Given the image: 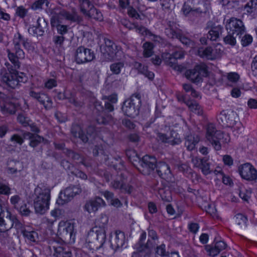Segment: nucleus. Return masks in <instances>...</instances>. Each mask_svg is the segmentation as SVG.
Wrapping results in <instances>:
<instances>
[{
  "label": "nucleus",
  "mask_w": 257,
  "mask_h": 257,
  "mask_svg": "<svg viewBox=\"0 0 257 257\" xmlns=\"http://www.w3.org/2000/svg\"><path fill=\"white\" fill-rule=\"evenodd\" d=\"M24 38L20 33H17L15 35L13 44L15 50V54L12 53L10 50H7L8 58L10 61L13 64L15 69L12 68L10 64L6 63L9 70V73H6L3 75V80H17L20 79H23L24 74L20 73V74L16 70L20 67V62L18 60L19 59H24L25 57V53L23 50L20 48L21 44L24 45V42L25 41Z\"/></svg>",
  "instance_id": "f257e3e1"
},
{
  "label": "nucleus",
  "mask_w": 257,
  "mask_h": 257,
  "mask_svg": "<svg viewBox=\"0 0 257 257\" xmlns=\"http://www.w3.org/2000/svg\"><path fill=\"white\" fill-rule=\"evenodd\" d=\"M51 189L46 185L39 184L35 188L32 199L37 213L43 214L49 208Z\"/></svg>",
  "instance_id": "f03ea898"
},
{
  "label": "nucleus",
  "mask_w": 257,
  "mask_h": 257,
  "mask_svg": "<svg viewBox=\"0 0 257 257\" xmlns=\"http://www.w3.org/2000/svg\"><path fill=\"white\" fill-rule=\"evenodd\" d=\"M206 138L216 151L221 150L222 144H227L230 141L228 134L217 131L212 123H209L207 126Z\"/></svg>",
  "instance_id": "7ed1b4c3"
},
{
  "label": "nucleus",
  "mask_w": 257,
  "mask_h": 257,
  "mask_svg": "<svg viewBox=\"0 0 257 257\" xmlns=\"http://www.w3.org/2000/svg\"><path fill=\"white\" fill-rule=\"evenodd\" d=\"M141 105V95L135 93L123 102L122 110L125 115L129 117H135L139 114Z\"/></svg>",
  "instance_id": "20e7f679"
},
{
  "label": "nucleus",
  "mask_w": 257,
  "mask_h": 257,
  "mask_svg": "<svg viewBox=\"0 0 257 257\" xmlns=\"http://www.w3.org/2000/svg\"><path fill=\"white\" fill-rule=\"evenodd\" d=\"M105 238L106 235L103 231L99 232L96 228H92L88 233L86 238V244L90 249H98L105 242Z\"/></svg>",
  "instance_id": "39448f33"
},
{
  "label": "nucleus",
  "mask_w": 257,
  "mask_h": 257,
  "mask_svg": "<svg viewBox=\"0 0 257 257\" xmlns=\"http://www.w3.org/2000/svg\"><path fill=\"white\" fill-rule=\"evenodd\" d=\"M217 120L224 127H233L239 120L237 114L234 111L222 110L217 115Z\"/></svg>",
  "instance_id": "423d86ee"
},
{
  "label": "nucleus",
  "mask_w": 257,
  "mask_h": 257,
  "mask_svg": "<svg viewBox=\"0 0 257 257\" xmlns=\"http://www.w3.org/2000/svg\"><path fill=\"white\" fill-rule=\"evenodd\" d=\"M156 159L153 156L146 155L141 159L136 168L142 174L150 175L155 169Z\"/></svg>",
  "instance_id": "0eeeda50"
},
{
  "label": "nucleus",
  "mask_w": 257,
  "mask_h": 257,
  "mask_svg": "<svg viewBox=\"0 0 257 257\" xmlns=\"http://www.w3.org/2000/svg\"><path fill=\"white\" fill-rule=\"evenodd\" d=\"M207 75V66L203 63L195 65L194 69L187 70L185 73V78L190 80H199Z\"/></svg>",
  "instance_id": "6e6552de"
},
{
  "label": "nucleus",
  "mask_w": 257,
  "mask_h": 257,
  "mask_svg": "<svg viewBox=\"0 0 257 257\" xmlns=\"http://www.w3.org/2000/svg\"><path fill=\"white\" fill-rule=\"evenodd\" d=\"M13 226L19 229L22 224L15 217H7L5 219L0 218V236L7 238L9 236L8 230Z\"/></svg>",
  "instance_id": "1a4fd4ad"
},
{
  "label": "nucleus",
  "mask_w": 257,
  "mask_h": 257,
  "mask_svg": "<svg viewBox=\"0 0 257 257\" xmlns=\"http://www.w3.org/2000/svg\"><path fill=\"white\" fill-rule=\"evenodd\" d=\"M74 225L69 222L61 221L58 225V233L66 241L74 239Z\"/></svg>",
  "instance_id": "9d476101"
},
{
  "label": "nucleus",
  "mask_w": 257,
  "mask_h": 257,
  "mask_svg": "<svg viewBox=\"0 0 257 257\" xmlns=\"http://www.w3.org/2000/svg\"><path fill=\"white\" fill-rule=\"evenodd\" d=\"M226 29L230 34H234L239 36L245 32V28L242 22L234 18H231L227 22Z\"/></svg>",
  "instance_id": "9b49d317"
},
{
  "label": "nucleus",
  "mask_w": 257,
  "mask_h": 257,
  "mask_svg": "<svg viewBox=\"0 0 257 257\" xmlns=\"http://www.w3.org/2000/svg\"><path fill=\"white\" fill-rule=\"evenodd\" d=\"M238 172L242 178L253 181L257 179V171L250 163H245L238 167Z\"/></svg>",
  "instance_id": "f8f14e48"
},
{
  "label": "nucleus",
  "mask_w": 257,
  "mask_h": 257,
  "mask_svg": "<svg viewBox=\"0 0 257 257\" xmlns=\"http://www.w3.org/2000/svg\"><path fill=\"white\" fill-rule=\"evenodd\" d=\"M0 107L3 114H12L16 111V105L13 101L4 93L0 92Z\"/></svg>",
  "instance_id": "ddd939ff"
},
{
  "label": "nucleus",
  "mask_w": 257,
  "mask_h": 257,
  "mask_svg": "<svg viewBox=\"0 0 257 257\" xmlns=\"http://www.w3.org/2000/svg\"><path fill=\"white\" fill-rule=\"evenodd\" d=\"M77 19L78 17L76 14H71L66 11H61L59 13L55 14L52 17L51 23L52 26L54 27L55 26H57V24H61L64 20L75 22Z\"/></svg>",
  "instance_id": "4468645a"
},
{
  "label": "nucleus",
  "mask_w": 257,
  "mask_h": 257,
  "mask_svg": "<svg viewBox=\"0 0 257 257\" xmlns=\"http://www.w3.org/2000/svg\"><path fill=\"white\" fill-rule=\"evenodd\" d=\"M102 42L100 48L101 52L107 55L109 59H113L118 52L117 46L109 39L102 37Z\"/></svg>",
  "instance_id": "2eb2a0df"
},
{
  "label": "nucleus",
  "mask_w": 257,
  "mask_h": 257,
  "mask_svg": "<svg viewBox=\"0 0 257 257\" xmlns=\"http://www.w3.org/2000/svg\"><path fill=\"white\" fill-rule=\"evenodd\" d=\"M165 32L169 37L178 39L183 44L187 47L194 46V42L180 31H175L173 28H170L166 29Z\"/></svg>",
  "instance_id": "dca6fc26"
},
{
  "label": "nucleus",
  "mask_w": 257,
  "mask_h": 257,
  "mask_svg": "<svg viewBox=\"0 0 257 257\" xmlns=\"http://www.w3.org/2000/svg\"><path fill=\"white\" fill-rule=\"evenodd\" d=\"M94 57V54L90 49L80 47L76 50L75 60L78 64L91 61L93 59Z\"/></svg>",
  "instance_id": "f3484780"
},
{
  "label": "nucleus",
  "mask_w": 257,
  "mask_h": 257,
  "mask_svg": "<svg viewBox=\"0 0 257 257\" xmlns=\"http://www.w3.org/2000/svg\"><path fill=\"white\" fill-rule=\"evenodd\" d=\"M126 242L125 237L123 232L116 230L110 239L111 247L115 251L121 248Z\"/></svg>",
  "instance_id": "a211bd4d"
},
{
  "label": "nucleus",
  "mask_w": 257,
  "mask_h": 257,
  "mask_svg": "<svg viewBox=\"0 0 257 257\" xmlns=\"http://www.w3.org/2000/svg\"><path fill=\"white\" fill-rule=\"evenodd\" d=\"M158 141L172 146L178 145L181 142L180 136L175 131H171L169 136L166 134L158 133L157 135Z\"/></svg>",
  "instance_id": "6ab92c4d"
},
{
  "label": "nucleus",
  "mask_w": 257,
  "mask_h": 257,
  "mask_svg": "<svg viewBox=\"0 0 257 257\" xmlns=\"http://www.w3.org/2000/svg\"><path fill=\"white\" fill-rule=\"evenodd\" d=\"M104 206V201L100 197H97L87 201L84 205V209L89 213H95L99 208Z\"/></svg>",
  "instance_id": "aec40b11"
},
{
  "label": "nucleus",
  "mask_w": 257,
  "mask_h": 257,
  "mask_svg": "<svg viewBox=\"0 0 257 257\" xmlns=\"http://www.w3.org/2000/svg\"><path fill=\"white\" fill-rule=\"evenodd\" d=\"M81 192V189L79 186H70L66 188L63 192L60 193L59 197L64 201V203H66Z\"/></svg>",
  "instance_id": "412c9836"
},
{
  "label": "nucleus",
  "mask_w": 257,
  "mask_h": 257,
  "mask_svg": "<svg viewBox=\"0 0 257 257\" xmlns=\"http://www.w3.org/2000/svg\"><path fill=\"white\" fill-rule=\"evenodd\" d=\"M30 95L34 99H37L41 104L43 105L46 109H50L52 108V100L47 94L31 91L30 92Z\"/></svg>",
  "instance_id": "4be33fe9"
},
{
  "label": "nucleus",
  "mask_w": 257,
  "mask_h": 257,
  "mask_svg": "<svg viewBox=\"0 0 257 257\" xmlns=\"http://www.w3.org/2000/svg\"><path fill=\"white\" fill-rule=\"evenodd\" d=\"M155 168L158 175L166 180H170L172 178V174L169 166L165 162H160L156 164Z\"/></svg>",
  "instance_id": "5701e85b"
},
{
  "label": "nucleus",
  "mask_w": 257,
  "mask_h": 257,
  "mask_svg": "<svg viewBox=\"0 0 257 257\" xmlns=\"http://www.w3.org/2000/svg\"><path fill=\"white\" fill-rule=\"evenodd\" d=\"M94 128L92 126L88 127L87 132L93 131ZM71 134L75 138H79L83 143H86L89 140V136L91 135L87 132V135H85L82 130L81 126L77 124L72 125L71 128Z\"/></svg>",
  "instance_id": "b1692460"
},
{
  "label": "nucleus",
  "mask_w": 257,
  "mask_h": 257,
  "mask_svg": "<svg viewBox=\"0 0 257 257\" xmlns=\"http://www.w3.org/2000/svg\"><path fill=\"white\" fill-rule=\"evenodd\" d=\"M162 58L166 65L170 66L175 70L182 71L184 69L182 65H177V60L172 54L166 52L163 53L162 54Z\"/></svg>",
  "instance_id": "393cba45"
},
{
  "label": "nucleus",
  "mask_w": 257,
  "mask_h": 257,
  "mask_svg": "<svg viewBox=\"0 0 257 257\" xmlns=\"http://www.w3.org/2000/svg\"><path fill=\"white\" fill-rule=\"evenodd\" d=\"M46 26L47 24L45 21L39 18L37 20V23L36 26L30 27L29 29V31L30 33H33V34L41 36L43 35Z\"/></svg>",
  "instance_id": "a878e982"
},
{
  "label": "nucleus",
  "mask_w": 257,
  "mask_h": 257,
  "mask_svg": "<svg viewBox=\"0 0 257 257\" xmlns=\"http://www.w3.org/2000/svg\"><path fill=\"white\" fill-rule=\"evenodd\" d=\"M200 141L199 137L196 134H189L185 137V146L189 151H192Z\"/></svg>",
  "instance_id": "bb28decb"
},
{
  "label": "nucleus",
  "mask_w": 257,
  "mask_h": 257,
  "mask_svg": "<svg viewBox=\"0 0 257 257\" xmlns=\"http://www.w3.org/2000/svg\"><path fill=\"white\" fill-rule=\"evenodd\" d=\"M182 11L185 16L188 17L197 16L202 12L200 8L192 7L189 3H184Z\"/></svg>",
  "instance_id": "cd10ccee"
},
{
  "label": "nucleus",
  "mask_w": 257,
  "mask_h": 257,
  "mask_svg": "<svg viewBox=\"0 0 257 257\" xmlns=\"http://www.w3.org/2000/svg\"><path fill=\"white\" fill-rule=\"evenodd\" d=\"M23 137L25 139L29 140V145L35 148L39 145V144L44 141V138L38 135L34 134L30 132H26L23 134Z\"/></svg>",
  "instance_id": "c85d7f7f"
},
{
  "label": "nucleus",
  "mask_w": 257,
  "mask_h": 257,
  "mask_svg": "<svg viewBox=\"0 0 257 257\" xmlns=\"http://www.w3.org/2000/svg\"><path fill=\"white\" fill-rule=\"evenodd\" d=\"M108 221V218L106 215H100L95 221V225L93 228H96L97 230H102L105 234V228Z\"/></svg>",
  "instance_id": "c756f323"
},
{
  "label": "nucleus",
  "mask_w": 257,
  "mask_h": 257,
  "mask_svg": "<svg viewBox=\"0 0 257 257\" xmlns=\"http://www.w3.org/2000/svg\"><path fill=\"white\" fill-rule=\"evenodd\" d=\"M111 186L115 189H119L122 192L130 194L133 191L132 186L124 184L122 181L114 180L111 183Z\"/></svg>",
  "instance_id": "7c9ffc66"
},
{
  "label": "nucleus",
  "mask_w": 257,
  "mask_h": 257,
  "mask_svg": "<svg viewBox=\"0 0 257 257\" xmlns=\"http://www.w3.org/2000/svg\"><path fill=\"white\" fill-rule=\"evenodd\" d=\"M57 98L59 99H68L69 102L72 103L76 107H80L83 105V103L81 101H78L76 100L73 95L71 93L66 91L64 93L59 92L57 94Z\"/></svg>",
  "instance_id": "2f4dec72"
},
{
  "label": "nucleus",
  "mask_w": 257,
  "mask_h": 257,
  "mask_svg": "<svg viewBox=\"0 0 257 257\" xmlns=\"http://www.w3.org/2000/svg\"><path fill=\"white\" fill-rule=\"evenodd\" d=\"M54 255L56 257H71L72 255L71 251L68 248H66L62 246H54Z\"/></svg>",
  "instance_id": "473e14b6"
},
{
  "label": "nucleus",
  "mask_w": 257,
  "mask_h": 257,
  "mask_svg": "<svg viewBox=\"0 0 257 257\" xmlns=\"http://www.w3.org/2000/svg\"><path fill=\"white\" fill-rule=\"evenodd\" d=\"M185 103L188 106L191 112L198 115L203 114V109L201 106L195 101L188 100L185 101Z\"/></svg>",
  "instance_id": "72a5a7b5"
},
{
  "label": "nucleus",
  "mask_w": 257,
  "mask_h": 257,
  "mask_svg": "<svg viewBox=\"0 0 257 257\" xmlns=\"http://www.w3.org/2000/svg\"><path fill=\"white\" fill-rule=\"evenodd\" d=\"M222 31V27L220 25L213 27L208 32L207 38L211 41H216L221 34Z\"/></svg>",
  "instance_id": "f704fd0d"
},
{
  "label": "nucleus",
  "mask_w": 257,
  "mask_h": 257,
  "mask_svg": "<svg viewBox=\"0 0 257 257\" xmlns=\"http://www.w3.org/2000/svg\"><path fill=\"white\" fill-rule=\"evenodd\" d=\"M126 155L128 160L136 167L137 163H139L141 159L138 156L136 151L134 150L129 149L126 151Z\"/></svg>",
  "instance_id": "c9c22d12"
},
{
  "label": "nucleus",
  "mask_w": 257,
  "mask_h": 257,
  "mask_svg": "<svg viewBox=\"0 0 257 257\" xmlns=\"http://www.w3.org/2000/svg\"><path fill=\"white\" fill-rule=\"evenodd\" d=\"M85 15L97 21H100L103 19V16L101 12L94 8L93 6H92V8H90V10Z\"/></svg>",
  "instance_id": "e433bc0d"
},
{
  "label": "nucleus",
  "mask_w": 257,
  "mask_h": 257,
  "mask_svg": "<svg viewBox=\"0 0 257 257\" xmlns=\"http://www.w3.org/2000/svg\"><path fill=\"white\" fill-rule=\"evenodd\" d=\"M197 54L201 58L212 60L211 47L200 48L197 50Z\"/></svg>",
  "instance_id": "4c0bfd02"
},
{
  "label": "nucleus",
  "mask_w": 257,
  "mask_h": 257,
  "mask_svg": "<svg viewBox=\"0 0 257 257\" xmlns=\"http://www.w3.org/2000/svg\"><path fill=\"white\" fill-rule=\"evenodd\" d=\"M21 164L19 162L11 160L8 163V173L11 174H15L18 171H20Z\"/></svg>",
  "instance_id": "58836bf2"
},
{
  "label": "nucleus",
  "mask_w": 257,
  "mask_h": 257,
  "mask_svg": "<svg viewBox=\"0 0 257 257\" xmlns=\"http://www.w3.org/2000/svg\"><path fill=\"white\" fill-rule=\"evenodd\" d=\"M23 236L28 240L31 242H35L38 238V235L35 231H29L24 230L22 231Z\"/></svg>",
  "instance_id": "ea45409f"
},
{
  "label": "nucleus",
  "mask_w": 257,
  "mask_h": 257,
  "mask_svg": "<svg viewBox=\"0 0 257 257\" xmlns=\"http://www.w3.org/2000/svg\"><path fill=\"white\" fill-rule=\"evenodd\" d=\"M227 35L224 38V41L226 44H229L232 46L235 45L236 44V39L240 38V36L234 35V34H230L229 32H227Z\"/></svg>",
  "instance_id": "a19ab883"
},
{
  "label": "nucleus",
  "mask_w": 257,
  "mask_h": 257,
  "mask_svg": "<svg viewBox=\"0 0 257 257\" xmlns=\"http://www.w3.org/2000/svg\"><path fill=\"white\" fill-rule=\"evenodd\" d=\"M169 252L166 250V246L164 244L158 246L155 250L156 257H167Z\"/></svg>",
  "instance_id": "79ce46f5"
},
{
  "label": "nucleus",
  "mask_w": 257,
  "mask_h": 257,
  "mask_svg": "<svg viewBox=\"0 0 257 257\" xmlns=\"http://www.w3.org/2000/svg\"><path fill=\"white\" fill-rule=\"evenodd\" d=\"M158 193L162 199L166 202H169L171 200L170 192L169 190H166L165 188H159Z\"/></svg>",
  "instance_id": "37998d69"
},
{
  "label": "nucleus",
  "mask_w": 257,
  "mask_h": 257,
  "mask_svg": "<svg viewBox=\"0 0 257 257\" xmlns=\"http://www.w3.org/2000/svg\"><path fill=\"white\" fill-rule=\"evenodd\" d=\"M144 56L145 57H151L153 53V45L151 43L146 42L143 44Z\"/></svg>",
  "instance_id": "c03bdc74"
},
{
  "label": "nucleus",
  "mask_w": 257,
  "mask_h": 257,
  "mask_svg": "<svg viewBox=\"0 0 257 257\" xmlns=\"http://www.w3.org/2000/svg\"><path fill=\"white\" fill-rule=\"evenodd\" d=\"M257 9V0H250L245 6L244 10L248 13H252Z\"/></svg>",
  "instance_id": "a18cd8bd"
},
{
  "label": "nucleus",
  "mask_w": 257,
  "mask_h": 257,
  "mask_svg": "<svg viewBox=\"0 0 257 257\" xmlns=\"http://www.w3.org/2000/svg\"><path fill=\"white\" fill-rule=\"evenodd\" d=\"M222 53V47L220 45H217L213 48L211 47L212 60L219 58Z\"/></svg>",
  "instance_id": "49530a36"
},
{
  "label": "nucleus",
  "mask_w": 257,
  "mask_h": 257,
  "mask_svg": "<svg viewBox=\"0 0 257 257\" xmlns=\"http://www.w3.org/2000/svg\"><path fill=\"white\" fill-rule=\"evenodd\" d=\"M200 168L204 175H206L210 173V165L208 162V159L206 158L202 159V163Z\"/></svg>",
  "instance_id": "de8ad7c7"
},
{
  "label": "nucleus",
  "mask_w": 257,
  "mask_h": 257,
  "mask_svg": "<svg viewBox=\"0 0 257 257\" xmlns=\"http://www.w3.org/2000/svg\"><path fill=\"white\" fill-rule=\"evenodd\" d=\"M17 119L19 122L25 127L30 125V122H31L30 118L23 113L19 114L18 116Z\"/></svg>",
  "instance_id": "09e8293b"
},
{
  "label": "nucleus",
  "mask_w": 257,
  "mask_h": 257,
  "mask_svg": "<svg viewBox=\"0 0 257 257\" xmlns=\"http://www.w3.org/2000/svg\"><path fill=\"white\" fill-rule=\"evenodd\" d=\"M67 155L69 158L72 159L74 161H76L77 163H81L83 165L86 166L84 162L83 159L81 157L79 154L75 153L71 151H69L68 152Z\"/></svg>",
  "instance_id": "8fccbe9b"
},
{
  "label": "nucleus",
  "mask_w": 257,
  "mask_h": 257,
  "mask_svg": "<svg viewBox=\"0 0 257 257\" xmlns=\"http://www.w3.org/2000/svg\"><path fill=\"white\" fill-rule=\"evenodd\" d=\"M3 86L7 89L8 90H11L13 89H15L19 87V81H1Z\"/></svg>",
  "instance_id": "3c124183"
},
{
  "label": "nucleus",
  "mask_w": 257,
  "mask_h": 257,
  "mask_svg": "<svg viewBox=\"0 0 257 257\" xmlns=\"http://www.w3.org/2000/svg\"><path fill=\"white\" fill-rule=\"evenodd\" d=\"M79 1L80 4L81 11L84 14L87 13L88 11L87 9L91 6V8H92L93 6L89 0H79Z\"/></svg>",
  "instance_id": "603ef678"
},
{
  "label": "nucleus",
  "mask_w": 257,
  "mask_h": 257,
  "mask_svg": "<svg viewBox=\"0 0 257 257\" xmlns=\"http://www.w3.org/2000/svg\"><path fill=\"white\" fill-rule=\"evenodd\" d=\"M237 3V0H220V4L223 7L227 9H232L234 8Z\"/></svg>",
  "instance_id": "864d4df0"
},
{
  "label": "nucleus",
  "mask_w": 257,
  "mask_h": 257,
  "mask_svg": "<svg viewBox=\"0 0 257 257\" xmlns=\"http://www.w3.org/2000/svg\"><path fill=\"white\" fill-rule=\"evenodd\" d=\"M93 153L94 156L101 155L105 161L108 160V156L107 155L104 154V151L100 146H95L93 150Z\"/></svg>",
  "instance_id": "5fc2aeb1"
},
{
  "label": "nucleus",
  "mask_w": 257,
  "mask_h": 257,
  "mask_svg": "<svg viewBox=\"0 0 257 257\" xmlns=\"http://www.w3.org/2000/svg\"><path fill=\"white\" fill-rule=\"evenodd\" d=\"M247 218L241 214H238L235 217L236 223L239 226H245Z\"/></svg>",
  "instance_id": "6e6d98bb"
},
{
  "label": "nucleus",
  "mask_w": 257,
  "mask_h": 257,
  "mask_svg": "<svg viewBox=\"0 0 257 257\" xmlns=\"http://www.w3.org/2000/svg\"><path fill=\"white\" fill-rule=\"evenodd\" d=\"M24 138L18 134L12 135L10 138V141L14 145L18 144L21 145L24 143Z\"/></svg>",
  "instance_id": "4d7b16f0"
},
{
  "label": "nucleus",
  "mask_w": 257,
  "mask_h": 257,
  "mask_svg": "<svg viewBox=\"0 0 257 257\" xmlns=\"http://www.w3.org/2000/svg\"><path fill=\"white\" fill-rule=\"evenodd\" d=\"M150 241L149 240L146 245H143V246L141 245L139 247V248H138V250H139V252H133V254H132V257H141L142 255L140 254V252H142L143 250H145V248H150V247H151L152 246V245L150 243Z\"/></svg>",
  "instance_id": "13d9d810"
},
{
  "label": "nucleus",
  "mask_w": 257,
  "mask_h": 257,
  "mask_svg": "<svg viewBox=\"0 0 257 257\" xmlns=\"http://www.w3.org/2000/svg\"><path fill=\"white\" fill-rule=\"evenodd\" d=\"M11 189L8 185L0 183V194L9 195Z\"/></svg>",
  "instance_id": "bf43d9fd"
},
{
  "label": "nucleus",
  "mask_w": 257,
  "mask_h": 257,
  "mask_svg": "<svg viewBox=\"0 0 257 257\" xmlns=\"http://www.w3.org/2000/svg\"><path fill=\"white\" fill-rule=\"evenodd\" d=\"M123 64L122 63L118 62L112 64L110 66V69L113 73L117 74L120 72V69L123 67Z\"/></svg>",
  "instance_id": "052dcab7"
},
{
  "label": "nucleus",
  "mask_w": 257,
  "mask_h": 257,
  "mask_svg": "<svg viewBox=\"0 0 257 257\" xmlns=\"http://www.w3.org/2000/svg\"><path fill=\"white\" fill-rule=\"evenodd\" d=\"M21 198L18 195L13 196L10 198L11 203L16 208H19V203L21 202Z\"/></svg>",
  "instance_id": "680f3d73"
},
{
  "label": "nucleus",
  "mask_w": 257,
  "mask_h": 257,
  "mask_svg": "<svg viewBox=\"0 0 257 257\" xmlns=\"http://www.w3.org/2000/svg\"><path fill=\"white\" fill-rule=\"evenodd\" d=\"M205 249L206 251L209 253V254L212 256H214L217 255L220 252L216 248L215 246L212 247L211 246L208 245L206 246Z\"/></svg>",
  "instance_id": "e2e57ef3"
},
{
  "label": "nucleus",
  "mask_w": 257,
  "mask_h": 257,
  "mask_svg": "<svg viewBox=\"0 0 257 257\" xmlns=\"http://www.w3.org/2000/svg\"><path fill=\"white\" fill-rule=\"evenodd\" d=\"M56 27L58 33L63 35L67 32V26L66 25L62 24H57V26H55Z\"/></svg>",
  "instance_id": "0e129e2a"
},
{
  "label": "nucleus",
  "mask_w": 257,
  "mask_h": 257,
  "mask_svg": "<svg viewBox=\"0 0 257 257\" xmlns=\"http://www.w3.org/2000/svg\"><path fill=\"white\" fill-rule=\"evenodd\" d=\"M252 40V38L251 36L245 35L241 39L242 45L243 46H246L251 43Z\"/></svg>",
  "instance_id": "69168bd1"
},
{
  "label": "nucleus",
  "mask_w": 257,
  "mask_h": 257,
  "mask_svg": "<svg viewBox=\"0 0 257 257\" xmlns=\"http://www.w3.org/2000/svg\"><path fill=\"white\" fill-rule=\"evenodd\" d=\"M199 228L198 224L196 223H190L188 224V229L191 232L196 233Z\"/></svg>",
  "instance_id": "338daca9"
},
{
  "label": "nucleus",
  "mask_w": 257,
  "mask_h": 257,
  "mask_svg": "<svg viewBox=\"0 0 257 257\" xmlns=\"http://www.w3.org/2000/svg\"><path fill=\"white\" fill-rule=\"evenodd\" d=\"M251 69L254 75H257V55H256L251 63Z\"/></svg>",
  "instance_id": "774afa93"
}]
</instances>
